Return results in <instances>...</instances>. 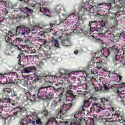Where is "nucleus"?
<instances>
[{"mask_svg": "<svg viewBox=\"0 0 125 125\" xmlns=\"http://www.w3.org/2000/svg\"><path fill=\"white\" fill-rule=\"evenodd\" d=\"M10 37H12L11 35H9V34H7L5 38L6 42H8L9 45L15 46L17 49H18V50H21V49L19 48V46H18V45H15L14 43H16V42H17L20 46H22V47L26 45V42L24 41L23 39L17 38L16 40H14L13 42H12V39H11Z\"/></svg>", "mask_w": 125, "mask_h": 125, "instance_id": "f257e3e1", "label": "nucleus"}, {"mask_svg": "<svg viewBox=\"0 0 125 125\" xmlns=\"http://www.w3.org/2000/svg\"><path fill=\"white\" fill-rule=\"evenodd\" d=\"M103 53L98 52L97 53H95L94 60L96 59L95 62L98 64H100L101 63V61L100 59H102V57H105V58H108L109 55L111 53V50L110 47H103Z\"/></svg>", "mask_w": 125, "mask_h": 125, "instance_id": "f03ea898", "label": "nucleus"}, {"mask_svg": "<svg viewBox=\"0 0 125 125\" xmlns=\"http://www.w3.org/2000/svg\"><path fill=\"white\" fill-rule=\"evenodd\" d=\"M102 102L101 104H94L93 106L96 105V113H100L102 116L106 117V108L102 107L103 105H108L109 104V100L107 99L102 98L101 100Z\"/></svg>", "mask_w": 125, "mask_h": 125, "instance_id": "7ed1b4c3", "label": "nucleus"}, {"mask_svg": "<svg viewBox=\"0 0 125 125\" xmlns=\"http://www.w3.org/2000/svg\"><path fill=\"white\" fill-rule=\"evenodd\" d=\"M20 10H22V11L24 12V15H22L20 14H14L13 16V18H14V19H17L19 21H20V20L23 19V18H26V17H29L30 16H31V15H32V13L33 12V10L27 7L21 8H20Z\"/></svg>", "mask_w": 125, "mask_h": 125, "instance_id": "20e7f679", "label": "nucleus"}, {"mask_svg": "<svg viewBox=\"0 0 125 125\" xmlns=\"http://www.w3.org/2000/svg\"><path fill=\"white\" fill-rule=\"evenodd\" d=\"M83 111H84V109L83 108H81V110H79L78 113H76L74 115V119H71L70 123H69L68 122H66L65 125H81V124H83V123L81 121V119H80L77 117V115H79V114H82Z\"/></svg>", "mask_w": 125, "mask_h": 125, "instance_id": "39448f33", "label": "nucleus"}, {"mask_svg": "<svg viewBox=\"0 0 125 125\" xmlns=\"http://www.w3.org/2000/svg\"><path fill=\"white\" fill-rule=\"evenodd\" d=\"M47 88L45 87H40L38 89V93L37 94V98L38 100L40 99H42L43 100L44 99H46L47 98Z\"/></svg>", "mask_w": 125, "mask_h": 125, "instance_id": "423d86ee", "label": "nucleus"}, {"mask_svg": "<svg viewBox=\"0 0 125 125\" xmlns=\"http://www.w3.org/2000/svg\"><path fill=\"white\" fill-rule=\"evenodd\" d=\"M92 102L93 103H92ZM91 103H92V106L93 107H96V105H93V104H96L97 105L98 104V100H97V98L94 97V96H92L89 98L88 100H84L83 101L84 106H85L86 108L89 107Z\"/></svg>", "mask_w": 125, "mask_h": 125, "instance_id": "0eeeda50", "label": "nucleus"}, {"mask_svg": "<svg viewBox=\"0 0 125 125\" xmlns=\"http://www.w3.org/2000/svg\"><path fill=\"white\" fill-rule=\"evenodd\" d=\"M26 108L25 107H18L17 108H13V109L12 110L13 116L16 117V118L20 117L22 116V114L26 112Z\"/></svg>", "mask_w": 125, "mask_h": 125, "instance_id": "6e6552de", "label": "nucleus"}, {"mask_svg": "<svg viewBox=\"0 0 125 125\" xmlns=\"http://www.w3.org/2000/svg\"><path fill=\"white\" fill-rule=\"evenodd\" d=\"M19 34L20 35H26L31 31V29L27 27V25H20L17 27Z\"/></svg>", "mask_w": 125, "mask_h": 125, "instance_id": "1a4fd4ad", "label": "nucleus"}, {"mask_svg": "<svg viewBox=\"0 0 125 125\" xmlns=\"http://www.w3.org/2000/svg\"><path fill=\"white\" fill-rule=\"evenodd\" d=\"M42 6V5L40 3H36V6L35 8H39L40 11L41 12H42L44 15H46V16H49V17H50V15L49 14L50 13V11H49V9L44 8V7H41Z\"/></svg>", "mask_w": 125, "mask_h": 125, "instance_id": "9d476101", "label": "nucleus"}, {"mask_svg": "<svg viewBox=\"0 0 125 125\" xmlns=\"http://www.w3.org/2000/svg\"><path fill=\"white\" fill-rule=\"evenodd\" d=\"M3 92L5 94H7V97L11 96V97H15L17 96V94L14 90H12L9 88H5L3 89Z\"/></svg>", "mask_w": 125, "mask_h": 125, "instance_id": "9b49d317", "label": "nucleus"}, {"mask_svg": "<svg viewBox=\"0 0 125 125\" xmlns=\"http://www.w3.org/2000/svg\"><path fill=\"white\" fill-rule=\"evenodd\" d=\"M37 71V68L35 66H28L22 69V73H24V74H30V73H33V72H35Z\"/></svg>", "mask_w": 125, "mask_h": 125, "instance_id": "f8f14e48", "label": "nucleus"}, {"mask_svg": "<svg viewBox=\"0 0 125 125\" xmlns=\"http://www.w3.org/2000/svg\"><path fill=\"white\" fill-rule=\"evenodd\" d=\"M35 75L36 77H38V78L35 79V82H40L41 83L42 82H46L45 79L47 77V75L45 73H43L40 75H37V73H35Z\"/></svg>", "mask_w": 125, "mask_h": 125, "instance_id": "ddd939ff", "label": "nucleus"}, {"mask_svg": "<svg viewBox=\"0 0 125 125\" xmlns=\"http://www.w3.org/2000/svg\"><path fill=\"white\" fill-rule=\"evenodd\" d=\"M81 121H82L84 125H94V120L92 118H90L89 119H88L87 121L85 120L84 118H81Z\"/></svg>", "mask_w": 125, "mask_h": 125, "instance_id": "4468645a", "label": "nucleus"}, {"mask_svg": "<svg viewBox=\"0 0 125 125\" xmlns=\"http://www.w3.org/2000/svg\"><path fill=\"white\" fill-rule=\"evenodd\" d=\"M85 85V89H89L90 90H94L95 88V85L92 83V81H90L89 83H85L84 84Z\"/></svg>", "mask_w": 125, "mask_h": 125, "instance_id": "2eb2a0df", "label": "nucleus"}, {"mask_svg": "<svg viewBox=\"0 0 125 125\" xmlns=\"http://www.w3.org/2000/svg\"><path fill=\"white\" fill-rule=\"evenodd\" d=\"M59 73L61 76H64V77L67 76L68 78H70V75H71V72L68 69H61L59 70Z\"/></svg>", "mask_w": 125, "mask_h": 125, "instance_id": "dca6fc26", "label": "nucleus"}, {"mask_svg": "<svg viewBox=\"0 0 125 125\" xmlns=\"http://www.w3.org/2000/svg\"><path fill=\"white\" fill-rule=\"evenodd\" d=\"M78 9L80 13H81L82 15H85L86 13L88 11L87 8L85 7V6L83 5H80L78 7Z\"/></svg>", "mask_w": 125, "mask_h": 125, "instance_id": "f3484780", "label": "nucleus"}, {"mask_svg": "<svg viewBox=\"0 0 125 125\" xmlns=\"http://www.w3.org/2000/svg\"><path fill=\"white\" fill-rule=\"evenodd\" d=\"M61 43L62 44V45H63V46H70L72 45V43L71 42V41H70L69 38L62 40Z\"/></svg>", "mask_w": 125, "mask_h": 125, "instance_id": "a211bd4d", "label": "nucleus"}, {"mask_svg": "<svg viewBox=\"0 0 125 125\" xmlns=\"http://www.w3.org/2000/svg\"><path fill=\"white\" fill-rule=\"evenodd\" d=\"M118 88H119L117 90V94L119 95L120 93H122V92H124L125 90V83H122L120 85H118Z\"/></svg>", "mask_w": 125, "mask_h": 125, "instance_id": "6ab92c4d", "label": "nucleus"}, {"mask_svg": "<svg viewBox=\"0 0 125 125\" xmlns=\"http://www.w3.org/2000/svg\"><path fill=\"white\" fill-rule=\"evenodd\" d=\"M117 99L119 102H125V95L123 93H120L117 96Z\"/></svg>", "mask_w": 125, "mask_h": 125, "instance_id": "aec40b11", "label": "nucleus"}, {"mask_svg": "<svg viewBox=\"0 0 125 125\" xmlns=\"http://www.w3.org/2000/svg\"><path fill=\"white\" fill-rule=\"evenodd\" d=\"M104 5H106V6H111L112 3H99L96 6V10H101V8H103V6Z\"/></svg>", "mask_w": 125, "mask_h": 125, "instance_id": "412c9836", "label": "nucleus"}, {"mask_svg": "<svg viewBox=\"0 0 125 125\" xmlns=\"http://www.w3.org/2000/svg\"><path fill=\"white\" fill-rule=\"evenodd\" d=\"M111 52H113V53H115V54H118L120 52V50H119V47L117 46L116 45H113L112 47H109Z\"/></svg>", "mask_w": 125, "mask_h": 125, "instance_id": "4be33fe9", "label": "nucleus"}, {"mask_svg": "<svg viewBox=\"0 0 125 125\" xmlns=\"http://www.w3.org/2000/svg\"><path fill=\"white\" fill-rule=\"evenodd\" d=\"M117 15L115 13H113L112 16L110 17L109 20H114V25L115 26H118L119 24V20L117 19Z\"/></svg>", "mask_w": 125, "mask_h": 125, "instance_id": "5701e85b", "label": "nucleus"}, {"mask_svg": "<svg viewBox=\"0 0 125 125\" xmlns=\"http://www.w3.org/2000/svg\"><path fill=\"white\" fill-rule=\"evenodd\" d=\"M48 124L51 125H59L58 122L54 118H51L48 121Z\"/></svg>", "mask_w": 125, "mask_h": 125, "instance_id": "b1692460", "label": "nucleus"}, {"mask_svg": "<svg viewBox=\"0 0 125 125\" xmlns=\"http://www.w3.org/2000/svg\"><path fill=\"white\" fill-rule=\"evenodd\" d=\"M74 106V104H65L63 105V107H65V113H67V112H69L70 110L72 109L73 108V106Z\"/></svg>", "mask_w": 125, "mask_h": 125, "instance_id": "393cba45", "label": "nucleus"}, {"mask_svg": "<svg viewBox=\"0 0 125 125\" xmlns=\"http://www.w3.org/2000/svg\"><path fill=\"white\" fill-rule=\"evenodd\" d=\"M112 36L114 37L113 38V41H115L116 42L121 40V33H118L116 35L115 34H112Z\"/></svg>", "mask_w": 125, "mask_h": 125, "instance_id": "a878e982", "label": "nucleus"}, {"mask_svg": "<svg viewBox=\"0 0 125 125\" xmlns=\"http://www.w3.org/2000/svg\"><path fill=\"white\" fill-rule=\"evenodd\" d=\"M68 96L70 98H73V99H74L75 97H76V96H78V95H74V93H73V91H67V94L66 95V99L68 98Z\"/></svg>", "mask_w": 125, "mask_h": 125, "instance_id": "bb28decb", "label": "nucleus"}, {"mask_svg": "<svg viewBox=\"0 0 125 125\" xmlns=\"http://www.w3.org/2000/svg\"><path fill=\"white\" fill-rule=\"evenodd\" d=\"M20 99L19 97H16V99H15L13 101H11V104L12 106H16L18 104V102H19V100Z\"/></svg>", "mask_w": 125, "mask_h": 125, "instance_id": "cd10ccee", "label": "nucleus"}, {"mask_svg": "<svg viewBox=\"0 0 125 125\" xmlns=\"http://www.w3.org/2000/svg\"><path fill=\"white\" fill-rule=\"evenodd\" d=\"M58 103H57L56 100H54L52 102V103L51 104V108L52 109H55V108H56V107H58Z\"/></svg>", "mask_w": 125, "mask_h": 125, "instance_id": "c85d7f7f", "label": "nucleus"}, {"mask_svg": "<svg viewBox=\"0 0 125 125\" xmlns=\"http://www.w3.org/2000/svg\"><path fill=\"white\" fill-rule=\"evenodd\" d=\"M2 103H7L8 104H11V99L9 98H5L4 99H2Z\"/></svg>", "mask_w": 125, "mask_h": 125, "instance_id": "c756f323", "label": "nucleus"}, {"mask_svg": "<svg viewBox=\"0 0 125 125\" xmlns=\"http://www.w3.org/2000/svg\"><path fill=\"white\" fill-rule=\"evenodd\" d=\"M51 43L55 47H59V43L58 42V41L54 39L51 41Z\"/></svg>", "mask_w": 125, "mask_h": 125, "instance_id": "7c9ffc66", "label": "nucleus"}, {"mask_svg": "<svg viewBox=\"0 0 125 125\" xmlns=\"http://www.w3.org/2000/svg\"><path fill=\"white\" fill-rule=\"evenodd\" d=\"M54 97V94L53 93V92H51L47 93L46 99L47 100H50L52 99V98H53Z\"/></svg>", "mask_w": 125, "mask_h": 125, "instance_id": "2f4dec72", "label": "nucleus"}, {"mask_svg": "<svg viewBox=\"0 0 125 125\" xmlns=\"http://www.w3.org/2000/svg\"><path fill=\"white\" fill-rule=\"evenodd\" d=\"M97 25V21H90L89 22V27H95Z\"/></svg>", "mask_w": 125, "mask_h": 125, "instance_id": "473e14b6", "label": "nucleus"}, {"mask_svg": "<svg viewBox=\"0 0 125 125\" xmlns=\"http://www.w3.org/2000/svg\"><path fill=\"white\" fill-rule=\"evenodd\" d=\"M52 90L54 91H58V90H61L62 92H64V88L63 87H59V88H55L54 86H52L51 87Z\"/></svg>", "mask_w": 125, "mask_h": 125, "instance_id": "72a5a7b5", "label": "nucleus"}, {"mask_svg": "<svg viewBox=\"0 0 125 125\" xmlns=\"http://www.w3.org/2000/svg\"><path fill=\"white\" fill-rule=\"evenodd\" d=\"M115 60H116V61H120L121 60H122V59H124V56H120V55H118V54H115Z\"/></svg>", "mask_w": 125, "mask_h": 125, "instance_id": "f704fd0d", "label": "nucleus"}, {"mask_svg": "<svg viewBox=\"0 0 125 125\" xmlns=\"http://www.w3.org/2000/svg\"><path fill=\"white\" fill-rule=\"evenodd\" d=\"M21 84L23 86H27L28 85V81L22 80L21 81Z\"/></svg>", "mask_w": 125, "mask_h": 125, "instance_id": "c9c22d12", "label": "nucleus"}, {"mask_svg": "<svg viewBox=\"0 0 125 125\" xmlns=\"http://www.w3.org/2000/svg\"><path fill=\"white\" fill-rule=\"evenodd\" d=\"M97 28V31L99 32V33H102L103 30H104V26L102 25L101 26L98 27L96 26Z\"/></svg>", "mask_w": 125, "mask_h": 125, "instance_id": "e433bc0d", "label": "nucleus"}, {"mask_svg": "<svg viewBox=\"0 0 125 125\" xmlns=\"http://www.w3.org/2000/svg\"><path fill=\"white\" fill-rule=\"evenodd\" d=\"M59 102H61L64 100V98H63V93H61L59 94Z\"/></svg>", "mask_w": 125, "mask_h": 125, "instance_id": "4c0bfd02", "label": "nucleus"}, {"mask_svg": "<svg viewBox=\"0 0 125 125\" xmlns=\"http://www.w3.org/2000/svg\"><path fill=\"white\" fill-rule=\"evenodd\" d=\"M22 56V54H20L18 55V56L17 57V60H18V64L21 65V57Z\"/></svg>", "mask_w": 125, "mask_h": 125, "instance_id": "58836bf2", "label": "nucleus"}, {"mask_svg": "<svg viewBox=\"0 0 125 125\" xmlns=\"http://www.w3.org/2000/svg\"><path fill=\"white\" fill-rule=\"evenodd\" d=\"M11 108H12V107H10V106L5 105L4 107V109L5 111H6V112H9V110H10Z\"/></svg>", "mask_w": 125, "mask_h": 125, "instance_id": "ea45409f", "label": "nucleus"}, {"mask_svg": "<svg viewBox=\"0 0 125 125\" xmlns=\"http://www.w3.org/2000/svg\"><path fill=\"white\" fill-rule=\"evenodd\" d=\"M119 52L118 53L120 54V56H124L125 55V52L124 51V49H119Z\"/></svg>", "mask_w": 125, "mask_h": 125, "instance_id": "a19ab883", "label": "nucleus"}, {"mask_svg": "<svg viewBox=\"0 0 125 125\" xmlns=\"http://www.w3.org/2000/svg\"><path fill=\"white\" fill-rule=\"evenodd\" d=\"M27 86L28 90L31 91L33 90V84L30 83V84H27Z\"/></svg>", "mask_w": 125, "mask_h": 125, "instance_id": "79ce46f5", "label": "nucleus"}, {"mask_svg": "<svg viewBox=\"0 0 125 125\" xmlns=\"http://www.w3.org/2000/svg\"><path fill=\"white\" fill-rule=\"evenodd\" d=\"M96 30V28H95V27L90 26V33H93V32H94V31H95Z\"/></svg>", "mask_w": 125, "mask_h": 125, "instance_id": "37998d69", "label": "nucleus"}, {"mask_svg": "<svg viewBox=\"0 0 125 125\" xmlns=\"http://www.w3.org/2000/svg\"><path fill=\"white\" fill-rule=\"evenodd\" d=\"M104 88L105 90H107L109 89V84L105 83V84H104Z\"/></svg>", "mask_w": 125, "mask_h": 125, "instance_id": "c03bdc74", "label": "nucleus"}, {"mask_svg": "<svg viewBox=\"0 0 125 125\" xmlns=\"http://www.w3.org/2000/svg\"><path fill=\"white\" fill-rule=\"evenodd\" d=\"M105 35L107 36V37H109V36H111V35H114V34L111 33V31L108 30L105 32Z\"/></svg>", "mask_w": 125, "mask_h": 125, "instance_id": "a18cd8bd", "label": "nucleus"}, {"mask_svg": "<svg viewBox=\"0 0 125 125\" xmlns=\"http://www.w3.org/2000/svg\"><path fill=\"white\" fill-rule=\"evenodd\" d=\"M76 86H74V85L71 84L69 86V91H72V89H76Z\"/></svg>", "mask_w": 125, "mask_h": 125, "instance_id": "49530a36", "label": "nucleus"}, {"mask_svg": "<svg viewBox=\"0 0 125 125\" xmlns=\"http://www.w3.org/2000/svg\"><path fill=\"white\" fill-rule=\"evenodd\" d=\"M6 75H8V73H0V79H3Z\"/></svg>", "mask_w": 125, "mask_h": 125, "instance_id": "de8ad7c7", "label": "nucleus"}, {"mask_svg": "<svg viewBox=\"0 0 125 125\" xmlns=\"http://www.w3.org/2000/svg\"><path fill=\"white\" fill-rule=\"evenodd\" d=\"M43 53L46 57H50V55L48 54L45 50H43Z\"/></svg>", "mask_w": 125, "mask_h": 125, "instance_id": "09e8293b", "label": "nucleus"}, {"mask_svg": "<svg viewBox=\"0 0 125 125\" xmlns=\"http://www.w3.org/2000/svg\"><path fill=\"white\" fill-rule=\"evenodd\" d=\"M42 114L44 115L45 117H47L48 116V112L46 110H44L42 112Z\"/></svg>", "mask_w": 125, "mask_h": 125, "instance_id": "8fccbe9b", "label": "nucleus"}, {"mask_svg": "<svg viewBox=\"0 0 125 125\" xmlns=\"http://www.w3.org/2000/svg\"><path fill=\"white\" fill-rule=\"evenodd\" d=\"M38 27L37 26H33V27H32V32H34V31H37V29H38Z\"/></svg>", "mask_w": 125, "mask_h": 125, "instance_id": "3c124183", "label": "nucleus"}, {"mask_svg": "<svg viewBox=\"0 0 125 125\" xmlns=\"http://www.w3.org/2000/svg\"><path fill=\"white\" fill-rule=\"evenodd\" d=\"M120 37H121V38H122L123 39L125 40V33L123 32V33H121L120 34Z\"/></svg>", "mask_w": 125, "mask_h": 125, "instance_id": "603ef678", "label": "nucleus"}, {"mask_svg": "<svg viewBox=\"0 0 125 125\" xmlns=\"http://www.w3.org/2000/svg\"><path fill=\"white\" fill-rule=\"evenodd\" d=\"M94 90L95 92H97V91H100V89H99V87H95Z\"/></svg>", "mask_w": 125, "mask_h": 125, "instance_id": "864d4df0", "label": "nucleus"}, {"mask_svg": "<svg viewBox=\"0 0 125 125\" xmlns=\"http://www.w3.org/2000/svg\"><path fill=\"white\" fill-rule=\"evenodd\" d=\"M75 16H76V14H70V15L68 16V17H69V18H74V17H75Z\"/></svg>", "mask_w": 125, "mask_h": 125, "instance_id": "5fc2aeb1", "label": "nucleus"}, {"mask_svg": "<svg viewBox=\"0 0 125 125\" xmlns=\"http://www.w3.org/2000/svg\"><path fill=\"white\" fill-rule=\"evenodd\" d=\"M2 111H3V106L0 105V114L2 113Z\"/></svg>", "mask_w": 125, "mask_h": 125, "instance_id": "6e6d98bb", "label": "nucleus"}, {"mask_svg": "<svg viewBox=\"0 0 125 125\" xmlns=\"http://www.w3.org/2000/svg\"><path fill=\"white\" fill-rule=\"evenodd\" d=\"M120 62L125 66V60L122 59L121 60H120Z\"/></svg>", "mask_w": 125, "mask_h": 125, "instance_id": "4d7b16f0", "label": "nucleus"}, {"mask_svg": "<svg viewBox=\"0 0 125 125\" xmlns=\"http://www.w3.org/2000/svg\"><path fill=\"white\" fill-rule=\"evenodd\" d=\"M60 23H61V22H60L59 23H56L55 24H54L53 23H52L50 24V26H51V27H53V25H55V26L57 25H60Z\"/></svg>", "mask_w": 125, "mask_h": 125, "instance_id": "13d9d810", "label": "nucleus"}, {"mask_svg": "<svg viewBox=\"0 0 125 125\" xmlns=\"http://www.w3.org/2000/svg\"><path fill=\"white\" fill-rule=\"evenodd\" d=\"M61 115H59V114H58L57 116V119H61Z\"/></svg>", "mask_w": 125, "mask_h": 125, "instance_id": "bf43d9fd", "label": "nucleus"}, {"mask_svg": "<svg viewBox=\"0 0 125 125\" xmlns=\"http://www.w3.org/2000/svg\"><path fill=\"white\" fill-rule=\"evenodd\" d=\"M98 42H100V43H102V44H104V43H103V42L102 41V40L99 39Z\"/></svg>", "mask_w": 125, "mask_h": 125, "instance_id": "052dcab7", "label": "nucleus"}, {"mask_svg": "<svg viewBox=\"0 0 125 125\" xmlns=\"http://www.w3.org/2000/svg\"><path fill=\"white\" fill-rule=\"evenodd\" d=\"M59 112H60V115H64V114H65V113L62 111V110H61Z\"/></svg>", "mask_w": 125, "mask_h": 125, "instance_id": "680f3d73", "label": "nucleus"}, {"mask_svg": "<svg viewBox=\"0 0 125 125\" xmlns=\"http://www.w3.org/2000/svg\"><path fill=\"white\" fill-rule=\"evenodd\" d=\"M95 109L94 106H92V107L90 108V111L92 112V111H94Z\"/></svg>", "mask_w": 125, "mask_h": 125, "instance_id": "e2e57ef3", "label": "nucleus"}, {"mask_svg": "<svg viewBox=\"0 0 125 125\" xmlns=\"http://www.w3.org/2000/svg\"><path fill=\"white\" fill-rule=\"evenodd\" d=\"M91 73L92 74H97V73H98V70H96L95 72L93 71H91Z\"/></svg>", "mask_w": 125, "mask_h": 125, "instance_id": "0e129e2a", "label": "nucleus"}, {"mask_svg": "<svg viewBox=\"0 0 125 125\" xmlns=\"http://www.w3.org/2000/svg\"><path fill=\"white\" fill-rule=\"evenodd\" d=\"M96 68L97 70H100V69H102V67L101 66H97Z\"/></svg>", "mask_w": 125, "mask_h": 125, "instance_id": "69168bd1", "label": "nucleus"}, {"mask_svg": "<svg viewBox=\"0 0 125 125\" xmlns=\"http://www.w3.org/2000/svg\"><path fill=\"white\" fill-rule=\"evenodd\" d=\"M110 115V113H109V112H108V111H106V112H105V116H106V117H107V116H109Z\"/></svg>", "mask_w": 125, "mask_h": 125, "instance_id": "338daca9", "label": "nucleus"}, {"mask_svg": "<svg viewBox=\"0 0 125 125\" xmlns=\"http://www.w3.org/2000/svg\"><path fill=\"white\" fill-rule=\"evenodd\" d=\"M30 75H26L25 76V78H26V79H27V80L29 79V78H30Z\"/></svg>", "mask_w": 125, "mask_h": 125, "instance_id": "774afa93", "label": "nucleus"}]
</instances>
